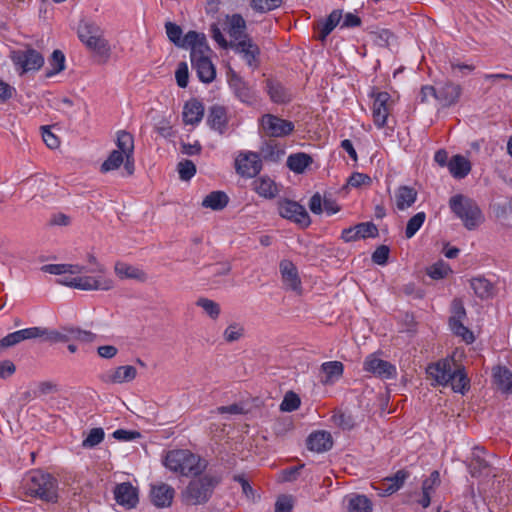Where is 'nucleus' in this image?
I'll return each instance as SVG.
<instances>
[{"mask_svg":"<svg viewBox=\"0 0 512 512\" xmlns=\"http://www.w3.org/2000/svg\"><path fill=\"white\" fill-rule=\"evenodd\" d=\"M117 150H113L102 163L101 171L108 172L118 169L124 164L127 175L134 173V137L131 133L121 130L117 132Z\"/></svg>","mask_w":512,"mask_h":512,"instance_id":"nucleus-1","label":"nucleus"},{"mask_svg":"<svg viewBox=\"0 0 512 512\" xmlns=\"http://www.w3.org/2000/svg\"><path fill=\"white\" fill-rule=\"evenodd\" d=\"M22 487L26 495L38 498L45 502L58 501V481L49 473L33 470L26 474Z\"/></svg>","mask_w":512,"mask_h":512,"instance_id":"nucleus-2","label":"nucleus"},{"mask_svg":"<svg viewBox=\"0 0 512 512\" xmlns=\"http://www.w3.org/2000/svg\"><path fill=\"white\" fill-rule=\"evenodd\" d=\"M164 465L183 476H199L207 468L208 462L187 449L171 450L166 454Z\"/></svg>","mask_w":512,"mask_h":512,"instance_id":"nucleus-3","label":"nucleus"},{"mask_svg":"<svg viewBox=\"0 0 512 512\" xmlns=\"http://www.w3.org/2000/svg\"><path fill=\"white\" fill-rule=\"evenodd\" d=\"M220 481L219 476L209 473L193 479L183 492V500L189 505L206 503Z\"/></svg>","mask_w":512,"mask_h":512,"instance_id":"nucleus-4","label":"nucleus"},{"mask_svg":"<svg viewBox=\"0 0 512 512\" xmlns=\"http://www.w3.org/2000/svg\"><path fill=\"white\" fill-rule=\"evenodd\" d=\"M449 207L468 230L475 229L483 221V214L477 203L463 194L452 196Z\"/></svg>","mask_w":512,"mask_h":512,"instance_id":"nucleus-5","label":"nucleus"},{"mask_svg":"<svg viewBox=\"0 0 512 512\" xmlns=\"http://www.w3.org/2000/svg\"><path fill=\"white\" fill-rule=\"evenodd\" d=\"M209 52L206 37L190 52L192 67L196 70L199 80L204 83H210L216 77V69L208 56Z\"/></svg>","mask_w":512,"mask_h":512,"instance_id":"nucleus-6","label":"nucleus"},{"mask_svg":"<svg viewBox=\"0 0 512 512\" xmlns=\"http://www.w3.org/2000/svg\"><path fill=\"white\" fill-rule=\"evenodd\" d=\"M57 280L61 285L79 290H103L108 291L114 287L112 279H101L100 277H89L82 274H63Z\"/></svg>","mask_w":512,"mask_h":512,"instance_id":"nucleus-7","label":"nucleus"},{"mask_svg":"<svg viewBox=\"0 0 512 512\" xmlns=\"http://www.w3.org/2000/svg\"><path fill=\"white\" fill-rule=\"evenodd\" d=\"M466 317L467 314L463 301L459 298H455L451 304L449 327L453 334L461 337L467 344H470L474 342L475 337L473 332L463 324Z\"/></svg>","mask_w":512,"mask_h":512,"instance_id":"nucleus-8","label":"nucleus"},{"mask_svg":"<svg viewBox=\"0 0 512 512\" xmlns=\"http://www.w3.org/2000/svg\"><path fill=\"white\" fill-rule=\"evenodd\" d=\"M11 60L15 66L21 69L20 74L39 70L44 64V57L42 54L32 48L13 51L11 54Z\"/></svg>","mask_w":512,"mask_h":512,"instance_id":"nucleus-9","label":"nucleus"},{"mask_svg":"<svg viewBox=\"0 0 512 512\" xmlns=\"http://www.w3.org/2000/svg\"><path fill=\"white\" fill-rule=\"evenodd\" d=\"M278 211L281 217L288 219L301 227H308L311 224V219L304 208L296 201L284 199L278 203Z\"/></svg>","mask_w":512,"mask_h":512,"instance_id":"nucleus-10","label":"nucleus"},{"mask_svg":"<svg viewBox=\"0 0 512 512\" xmlns=\"http://www.w3.org/2000/svg\"><path fill=\"white\" fill-rule=\"evenodd\" d=\"M165 29L169 40L177 47L181 48H190L191 50L198 44V42H201L205 38L203 33H198L196 31H189L182 38V28L173 22H166Z\"/></svg>","mask_w":512,"mask_h":512,"instance_id":"nucleus-11","label":"nucleus"},{"mask_svg":"<svg viewBox=\"0 0 512 512\" xmlns=\"http://www.w3.org/2000/svg\"><path fill=\"white\" fill-rule=\"evenodd\" d=\"M230 48L241 55L245 63L253 70L260 66V48L251 37L240 42H231Z\"/></svg>","mask_w":512,"mask_h":512,"instance_id":"nucleus-12","label":"nucleus"},{"mask_svg":"<svg viewBox=\"0 0 512 512\" xmlns=\"http://www.w3.org/2000/svg\"><path fill=\"white\" fill-rule=\"evenodd\" d=\"M261 125L269 137H284L294 131V123L272 114L262 116Z\"/></svg>","mask_w":512,"mask_h":512,"instance_id":"nucleus-13","label":"nucleus"},{"mask_svg":"<svg viewBox=\"0 0 512 512\" xmlns=\"http://www.w3.org/2000/svg\"><path fill=\"white\" fill-rule=\"evenodd\" d=\"M453 365H455V362L452 359H442L436 363L428 365L426 373L428 378L434 381L432 385H448L450 380L453 378Z\"/></svg>","mask_w":512,"mask_h":512,"instance_id":"nucleus-14","label":"nucleus"},{"mask_svg":"<svg viewBox=\"0 0 512 512\" xmlns=\"http://www.w3.org/2000/svg\"><path fill=\"white\" fill-rule=\"evenodd\" d=\"M235 167L241 176L252 178L261 171L262 162L257 153H241L235 160Z\"/></svg>","mask_w":512,"mask_h":512,"instance_id":"nucleus-15","label":"nucleus"},{"mask_svg":"<svg viewBox=\"0 0 512 512\" xmlns=\"http://www.w3.org/2000/svg\"><path fill=\"white\" fill-rule=\"evenodd\" d=\"M228 82L235 96L241 102L248 105H254L257 102V95L255 91L235 71L231 70L229 72Z\"/></svg>","mask_w":512,"mask_h":512,"instance_id":"nucleus-16","label":"nucleus"},{"mask_svg":"<svg viewBox=\"0 0 512 512\" xmlns=\"http://www.w3.org/2000/svg\"><path fill=\"white\" fill-rule=\"evenodd\" d=\"M366 372L382 379H391L396 375V368L390 362L376 357L374 354L367 356L363 363Z\"/></svg>","mask_w":512,"mask_h":512,"instance_id":"nucleus-17","label":"nucleus"},{"mask_svg":"<svg viewBox=\"0 0 512 512\" xmlns=\"http://www.w3.org/2000/svg\"><path fill=\"white\" fill-rule=\"evenodd\" d=\"M486 450L484 447L476 446L473 448L472 457L468 464V469L472 477L489 476L492 473V466L485 458Z\"/></svg>","mask_w":512,"mask_h":512,"instance_id":"nucleus-18","label":"nucleus"},{"mask_svg":"<svg viewBox=\"0 0 512 512\" xmlns=\"http://www.w3.org/2000/svg\"><path fill=\"white\" fill-rule=\"evenodd\" d=\"M378 236V228L373 222H362L354 227L346 228L341 233V239L352 242L359 239L375 238Z\"/></svg>","mask_w":512,"mask_h":512,"instance_id":"nucleus-19","label":"nucleus"},{"mask_svg":"<svg viewBox=\"0 0 512 512\" xmlns=\"http://www.w3.org/2000/svg\"><path fill=\"white\" fill-rule=\"evenodd\" d=\"M137 376V370L132 365H124L106 371L99 375V379L106 384H121L132 381Z\"/></svg>","mask_w":512,"mask_h":512,"instance_id":"nucleus-20","label":"nucleus"},{"mask_svg":"<svg viewBox=\"0 0 512 512\" xmlns=\"http://www.w3.org/2000/svg\"><path fill=\"white\" fill-rule=\"evenodd\" d=\"M42 327H30L9 333L0 340V348H9L25 340L41 338Z\"/></svg>","mask_w":512,"mask_h":512,"instance_id":"nucleus-21","label":"nucleus"},{"mask_svg":"<svg viewBox=\"0 0 512 512\" xmlns=\"http://www.w3.org/2000/svg\"><path fill=\"white\" fill-rule=\"evenodd\" d=\"M391 96L387 92H378L374 95L373 103V119L374 123L378 128L385 126L390 108L388 102Z\"/></svg>","mask_w":512,"mask_h":512,"instance_id":"nucleus-22","label":"nucleus"},{"mask_svg":"<svg viewBox=\"0 0 512 512\" xmlns=\"http://www.w3.org/2000/svg\"><path fill=\"white\" fill-rule=\"evenodd\" d=\"M462 88L459 84L446 82L436 89L435 98L444 107L456 104L461 96Z\"/></svg>","mask_w":512,"mask_h":512,"instance_id":"nucleus-23","label":"nucleus"},{"mask_svg":"<svg viewBox=\"0 0 512 512\" xmlns=\"http://www.w3.org/2000/svg\"><path fill=\"white\" fill-rule=\"evenodd\" d=\"M116 502L126 508H133L138 503L137 489L129 482L118 484L114 489Z\"/></svg>","mask_w":512,"mask_h":512,"instance_id":"nucleus-24","label":"nucleus"},{"mask_svg":"<svg viewBox=\"0 0 512 512\" xmlns=\"http://www.w3.org/2000/svg\"><path fill=\"white\" fill-rule=\"evenodd\" d=\"M174 495V488L166 483L151 486L150 497L156 507H169L172 504Z\"/></svg>","mask_w":512,"mask_h":512,"instance_id":"nucleus-25","label":"nucleus"},{"mask_svg":"<svg viewBox=\"0 0 512 512\" xmlns=\"http://www.w3.org/2000/svg\"><path fill=\"white\" fill-rule=\"evenodd\" d=\"M226 25L227 27L225 29L232 39L231 42H240L241 40L250 38L246 33V22L240 14L227 16Z\"/></svg>","mask_w":512,"mask_h":512,"instance_id":"nucleus-26","label":"nucleus"},{"mask_svg":"<svg viewBox=\"0 0 512 512\" xmlns=\"http://www.w3.org/2000/svg\"><path fill=\"white\" fill-rule=\"evenodd\" d=\"M307 448L317 453L330 450L333 446V439L327 431H316L311 433L306 440Z\"/></svg>","mask_w":512,"mask_h":512,"instance_id":"nucleus-27","label":"nucleus"},{"mask_svg":"<svg viewBox=\"0 0 512 512\" xmlns=\"http://www.w3.org/2000/svg\"><path fill=\"white\" fill-rule=\"evenodd\" d=\"M472 169L470 160L461 154L453 155L449 159L448 170L453 178L464 179Z\"/></svg>","mask_w":512,"mask_h":512,"instance_id":"nucleus-28","label":"nucleus"},{"mask_svg":"<svg viewBox=\"0 0 512 512\" xmlns=\"http://www.w3.org/2000/svg\"><path fill=\"white\" fill-rule=\"evenodd\" d=\"M88 50L93 52L99 60L103 63L107 62L111 55V47L104 34L97 36L94 39H87L82 42Z\"/></svg>","mask_w":512,"mask_h":512,"instance_id":"nucleus-29","label":"nucleus"},{"mask_svg":"<svg viewBox=\"0 0 512 512\" xmlns=\"http://www.w3.org/2000/svg\"><path fill=\"white\" fill-rule=\"evenodd\" d=\"M280 272L282 275L283 282L287 287L293 291H299L301 289V281L298 276L296 266L288 260L280 262Z\"/></svg>","mask_w":512,"mask_h":512,"instance_id":"nucleus-30","label":"nucleus"},{"mask_svg":"<svg viewBox=\"0 0 512 512\" xmlns=\"http://www.w3.org/2000/svg\"><path fill=\"white\" fill-rule=\"evenodd\" d=\"M342 19V11L339 9L333 10L326 19L318 21L316 29L319 31L317 39L324 42L327 36L333 29L340 23Z\"/></svg>","mask_w":512,"mask_h":512,"instance_id":"nucleus-31","label":"nucleus"},{"mask_svg":"<svg viewBox=\"0 0 512 512\" xmlns=\"http://www.w3.org/2000/svg\"><path fill=\"white\" fill-rule=\"evenodd\" d=\"M207 123L210 128L223 133L228 123L226 108L220 105L210 107Z\"/></svg>","mask_w":512,"mask_h":512,"instance_id":"nucleus-32","label":"nucleus"},{"mask_svg":"<svg viewBox=\"0 0 512 512\" xmlns=\"http://www.w3.org/2000/svg\"><path fill=\"white\" fill-rule=\"evenodd\" d=\"M203 115L204 106L199 100L192 99L184 105L182 116L185 124L195 125L202 120Z\"/></svg>","mask_w":512,"mask_h":512,"instance_id":"nucleus-33","label":"nucleus"},{"mask_svg":"<svg viewBox=\"0 0 512 512\" xmlns=\"http://www.w3.org/2000/svg\"><path fill=\"white\" fill-rule=\"evenodd\" d=\"M266 90L274 103H287L291 100L290 92L279 81L268 79Z\"/></svg>","mask_w":512,"mask_h":512,"instance_id":"nucleus-34","label":"nucleus"},{"mask_svg":"<svg viewBox=\"0 0 512 512\" xmlns=\"http://www.w3.org/2000/svg\"><path fill=\"white\" fill-rule=\"evenodd\" d=\"M114 270L121 279H135L141 282L147 279V275L143 270L123 262H117Z\"/></svg>","mask_w":512,"mask_h":512,"instance_id":"nucleus-35","label":"nucleus"},{"mask_svg":"<svg viewBox=\"0 0 512 512\" xmlns=\"http://www.w3.org/2000/svg\"><path fill=\"white\" fill-rule=\"evenodd\" d=\"M254 189L259 196L267 199L275 198L279 193L277 184L269 177H260L255 180Z\"/></svg>","mask_w":512,"mask_h":512,"instance_id":"nucleus-36","label":"nucleus"},{"mask_svg":"<svg viewBox=\"0 0 512 512\" xmlns=\"http://www.w3.org/2000/svg\"><path fill=\"white\" fill-rule=\"evenodd\" d=\"M321 371L325 374V378L321 382L325 385L332 384L335 380L342 377L344 365L340 361H328L321 365Z\"/></svg>","mask_w":512,"mask_h":512,"instance_id":"nucleus-37","label":"nucleus"},{"mask_svg":"<svg viewBox=\"0 0 512 512\" xmlns=\"http://www.w3.org/2000/svg\"><path fill=\"white\" fill-rule=\"evenodd\" d=\"M493 378L498 388L504 393H512V372L505 366L493 369Z\"/></svg>","mask_w":512,"mask_h":512,"instance_id":"nucleus-38","label":"nucleus"},{"mask_svg":"<svg viewBox=\"0 0 512 512\" xmlns=\"http://www.w3.org/2000/svg\"><path fill=\"white\" fill-rule=\"evenodd\" d=\"M396 205L399 210L411 207L417 199V191L409 186H400L395 195Z\"/></svg>","mask_w":512,"mask_h":512,"instance_id":"nucleus-39","label":"nucleus"},{"mask_svg":"<svg viewBox=\"0 0 512 512\" xmlns=\"http://www.w3.org/2000/svg\"><path fill=\"white\" fill-rule=\"evenodd\" d=\"M42 339L48 342H68L73 340V327H62L59 330H50L48 328L42 327Z\"/></svg>","mask_w":512,"mask_h":512,"instance_id":"nucleus-40","label":"nucleus"},{"mask_svg":"<svg viewBox=\"0 0 512 512\" xmlns=\"http://www.w3.org/2000/svg\"><path fill=\"white\" fill-rule=\"evenodd\" d=\"M409 477L406 470H399L393 476L387 477L383 480L382 490L385 494H392L398 491L404 484L405 480Z\"/></svg>","mask_w":512,"mask_h":512,"instance_id":"nucleus-41","label":"nucleus"},{"mask_svg":"<svg viewBox=\"0 0 512 512\" xmlns=\"http://www.w3.org/2000/svg\"><path fill=\"white\" fill-rule=\"evenodd\" d=\"M229 202V198L225 192L213 191L209 193L202 201V206L210 208L214 211L224 209Z\"/></svg>","mask_w":512,"mask_h":512,"instance_id":"nucleus-42","label":"nucleus"},{"mask_svg":"<svg viewBox=\"0 0 512 512\" xmlns=\"http://www.w3.org/2000/svg\"><path fill=\"white\" fill-rule=\"evenodd\" d=\"M84 269V266L77 264H47L41 268V270L45 273L60 276L63 274H82Z\"/></svg>","mask_w":512,"mask_h":512,"instance_id":"nucleus-43","label":"nucleus"},{"mask_svg":"<svg viewBox=\"0 0 512 512\" xmlns=\"http://www.w3.org/2000/svg\"><path fill=\"white\" fill-rule=\"evenodd\" d=\"M260 153L264 160L277 162L285 154V151L275 140H269L261 147Z\"/></svg>","mask_w":512,"mask_h":512,"instance_id":"nucleus-44","label":"nucleus"},{"mask_svg":"<svg viewBox=\"0 0 512 512\" xmlns=\"http://www.w3.org/2000/svg\"><path fill=\"white\" fill-rule=\"evenodd\" d=\"M312 158L305 153L291 154L287 159V166L295 173H302L310 164Z\"/></svg>","mask_w":512,"mask_h":512,"instance_id":"nucleus-45","label":"nucleus"},{"mask_svg":"<svg viewBox=\"0 0 512 512\" xmlns=\"http://www.w3.org/2000/svg\"><path fill=\"white\" fill-rule=\"evenodd\" d=\"M102 34L104 32L101 27L92 21L82 22L78 27V37L81 42L87 41V39H94Z\"/></svg>","mask_w":512,"mask_h":512,"instance_id":"nucleus-46","label":"nucleus"},{"mask_svg":"<svg viewBox=\"0 0 512 512\" xmlns=\"http://www.w3.org/2000/svg\"><path fill=\"white\" fill-rule=\"evenodd\" d=\"M453 378L450 380L449 384H451L452 389L455 392H459L464 394L465 391L469 388V379L463 368L458 366L452 371Z\"/></svg>","mask_w":512,"mask_h":512,"instance_id":"nucleus-47","label":"nucleus"},{"mask_svg":"<svg viewBox=\"0 0 512 512\" xmlns=\"http://www.w3.org/2000/svg\"><path fill=\"white\" fill-rule=\"evenodd\" d=\"M348 512H372V503L364 495H353L348 500Z\"/></svg>","mask_w":512,"mask_h":512,"instance_id":"nucleus-48","label":"nucleus"},{"mask_svg":"<svg viewBox=\"0 0 512 512\" xmlns=\"http://www.w3.org/2000/svg\"><path fill=\"white\" fill-rule=\"evenodd\" d=\"M470 286L476 296L484 299L491 295L492 284L484 277H475L470 280Z\"/></svg>","mask_w":512,"mask_h":512,"instance_id":"nucleus-49","label":"nucleus"},{"mask_svg":"<svg viewBox=\"0 0 512 512\" xmlns=\"http://www.w3.org/2000/svg\"><path fill=\"white\" fill-rule=\"evenodd\" d=\"M50 70L46 72L47 77H52L65 69V55L60 50H54L49 58Z\"/></svg>","mask_w":512,"mask_h":512,"instance_id":"nucleus-50","label":"nucleus"},{"mask_svg":"<svg viewBox=\"0 0 512 512\" xmlns=\"http://www.w3.org/2000/svg\"><path fill=\"white\" fill-rule=\"evenodd\" d=\"M196 305L201 307L204 312L213 320L217 319L221 313L220 305L209 298L200 297L196 301Z\"/></svg>","mask_w":512,"mask_h":512,"instance_id":"nucleus-51","label":"nucleus"},{"mask_svg":"<svg viewBox=\"0 0 512 512\" xmlns=\"http://www.w3.org/2000/svg\"><path fill=\"white\" fill-rule=\"evenodd\" d=\"M88 262L90 264L89 267H85L84 272L82 274L90 273L92 275H88L89 277H100L101 279H108L105 276L106 268L103 264L99 263L97 258L93 254H88L87 256Z\"/></svg>","mask_w":512,"mask_h":512,"instance_id":"nucleus-52","label":"nucleus"},{"mask_svg":"<svg viewBox=\"0 0 512 512\" xmlns=\"http://www.w3.org/2000/svg\"><path fill=\"white\" fill-rule=\"evenodd\" d=\"M105 437L104 430L100 427L92 428L86 438L82 441V447L85 449H92L100 444Z\"/></svg>","mask_w":512,"mask_h":512,"instance_id":"nucleus-53","label":"nucleus"},{"mask_svg":"<svg viewBox=\"0 0 512 512\" xmlns=\"http://www.w3.org/2000/svg\"><path fill=\"white\" fill-rule=\"evenodd\" d=\"M426 219V214L424 212H418L414 216H412L406 225L405 236L406 238H412L418 230L423 225Z\"/></svg>","mask_w":512,"mask_h":512,"instance_id":"nucleus-54","label":"nucleus"},{"mask_svg":"<svg viewBox=\"0 0 512 512\" xmlns=\"http://www.w3.org/2000/svg\"><path fill=\"white\" fill-rule=\"evenodd\" d=\"M245 329L244 327L239 323H231L223 333V338L226 342L232 343L235 341H238L244 336Z\"/></svg>","mask_w":512,"mask_h":512,"instance_id":"nucleus-55","label":"nucleus"},{"mask_svg":"<svg viewBox=\"0 0 512 512\" xmlns=\"http://www.w3.org/2000/svg\"><path fill=\"white\" fill-rule=\"evenodd\" d=\"M332 421L336 426L344 430H350L355 426V421L352 415L340 410L333 414Z\"/></svg>","mask_w":512,"mask_h":512,"instance_id":"nucleus-56","label":"nucleus"},{"mask_svg":"<svg viewBox=\"0 0 512 512\" xmlns=\"http://www.w3.org/2000/svg\"><path fill=\"white\" fill-rule=\"evenodd\" d=\"M449 272H451V269L444 261H438L427 269V275L435 280L445 278Z\"/></svg>","mask_w":512,"mask_h":512,"instance_id":"nucleus-57","label":"nucleus"},{"mask_svg":"<svg viewBox=\"0 0 512 512\" xmlns=\"http://www.w3.org/2000/svg\"><path fill=\"white\" fill-rule=\"evenodd\" d=\"M282 0H251V7L259 13H266L278 8Z\"/></svg>","mask_w":512,"mask_h":512,"instance_id":"nucleus-58","label":"nucleus"},{"mask_svg":"<svg viewBox=\"0 0 512 512\" xmlns=\"http://www.w3.org/2000/svg\"><path fill=\"white\" fill-rule=\"evenodd\" d=\"M178 173L180 179L190 180L196 173V166L191 160H183L178 163Z\"/></svg>","mask_w":512,"mask_h":512,"instance_id":"nucleus-59","label":"nucleus"},{"mask_svg":"<svg viewBox=\"0 0 512 512\" xmlns=\"http://www.w3.org/2000/svg\"><path fill=\"white\" fill-rule=\"evenodd\" d=\"M300 398L297 394L293 392H289L285 395L281 405L280 409L282 411L291 412L299 408L300 406Z\"/></svg>","mask_w":512,"mask_h":512,"instance_id":"nucleus-60","label":"nucleus"},{"mask_svg":"<svg viewBox=\"0 0 512 512\" xmlns=\"http://www.w3.org/2000/svg\"><path fill=\"white\" fill-rule=\"evenodd\" d=\"M177 85L181 88H186L189 81V71L186 62H180L175 72Z\"/></svg>","mask_w":512,"mask_h":512,"instance_id":"nucleus-61","label":"nucleus"},{"mask_svg":"<svg viewBox=\"0 0 512 512\" xmlns=\"http://www.w3.org/2000/svg\"><path fill=\"white\" fill-rule=\"evenodd\" d=\"M41 130L43 141L45 142L47 147H49L50 149L58 148L60 145V140L55 134L51 132L50 127L42 126Z\"/></svg>","mask_w":512,"mask_h":512,"instance_id":"nucleus-62","label":"nucleus"},{"mask_svg":"<svg viewBox=\"0 0 512 512\" xmlns=\"http://www.w3.org/2000/svg\"><path fill=\"white\" fill-rule=\"evenodd\" d=\"M390 249L386 245H380L372 254V261L378 265H384L388 261Z\"/></svg>","mask_w":512,"mask_h":512,"instance_id":"nucleus-63","label":"nucleus"},{"mask_svg":"<svg viewBox=\"0 0 512 512\" xmlns=\"http://www.w3.org/2000/svg\"><path fill=\"white\" fill-rule=\"evenodd\" d=\"M58 385L52 381H42L37 386V391L34 392V396L48 395L51 393L58 392Z\"/></svg>","mask_w":512,"mask_h":512,"instance_id":"nucleus-64","label":"nucleus"}]
</instances>
